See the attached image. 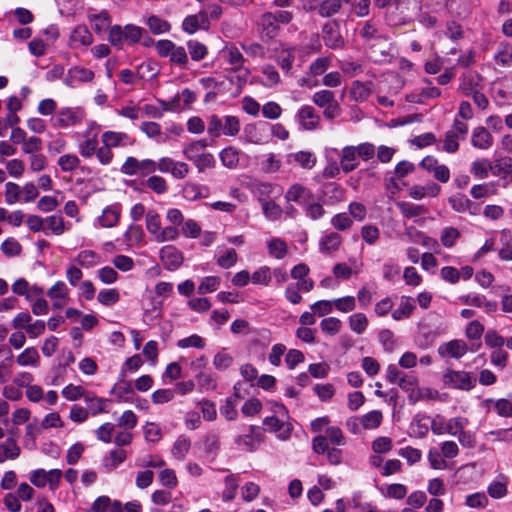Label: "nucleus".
Here are the masks:
<instances>
[{
  "label": "nucleus",
  "mask_w": 512,
  "mask_h": 512,
  "mask_svg": "<svg viewBox=\"0 0 512 512\" xmlns=\"http://www.w3.org/2000/svg\"><path fill=\"white\" fill-rule=\"evenodd\" d=\"M145 30L134 24L121 26L112 25L108 33V41L111 46L122 49L124 46H133L140 42Z\"/></svg>",
  "instance_id": "1"
},
{
  "label": "nucleus",
  "mask_w": 512,
  "mask_h": 512,
  "mask_svg": "<svg viewBox=\"0 0 512 512\" xmlns=\"http://www.w3.org/2000/svg\"><path fill=\"white\" fill-rule=\"evenodd\" d=\"M146 229L151 239L157 243L174 241L179 237V231L174 226H161V217L154 211L149 210L145 216Z\"/></svg>",
  "instance_id": "2"
},
{
  "label": "nucleus",
  "mask_w": 512,
  "mask_h": 512,
  "mask_svg": "<svg viewBox=\"0 0 512 512\" xmlns=\"http://www.w3.org/2000/svg\"><path fill=\"white\" fill-rule=\"evenodd\" d=\"M240 131V121L236 116L227 115L219 118L212 115L209 118L207 132L212 137H219L221 134L234 137Z\"/></svg>",
  "instance_id": "3"
},
{
  "label": "nucleus",
  "mask_w": 512,
  "mask_h": 512,
  "mask_svg": "<svg viewBox=\"0 0 512 512\" xmlns=\"http://www.w3.org/2000/svg\"><path fill=\"white\" fill-rule=\"evenodd\" d=\"M11 325L16 330H24L29 339H36L44 334L46 330V322L41 319L33 320L27 311L16 314L12 319Z\"/></svg>",
  "instance_id": "4"
},
{
  "label": "nucleus",
  "mask_w": 512,
  "mask_h": 512,
  "mask_svg": "<svg viewBox=\"0 0 512 512\" xmlns=\"http://www.w3.org/2000/svg\"><path fill=\"white\" fill-rule=\"evenodd\" d=\"M312 101L315 105L323 109V115L326 119L332 120L341 113V108L334 97V93L329 90H320L313 94Z\"/></svg>",
  "instance_id": "5"
},
{
  "label": "nucleus",
  "mask_w": 512,
  "mask_h": 512,
  "mask_svg": "<svg viewBox=\"0 0 512 512\" xmlns=\"http://www.w3.org/2000/svg\"><path fill=\"white\" fill-rule=\"evenodd\" d=\"M120 171L128 176H148L156 171V161L152 159L138 160L135 157H127Z\"/></svg>",
  "instance_id": "6"
},
{
  "label": "nucleus",
  "mask_w": 512,
  "mask_h": 512,
  "mask_svg": "<svg viewBox=\"0 0 512 512\" xmlns=\"http://www.w3.org/2000/svg\"><path fill=\"white\" fill-rule=\"evenodd\" d=\"M85 111L81 107H65L60 109L52 119L56 128H68L80 124L85 118Z\"/></svg>",
  "instance_id": "7"
},
{
  "label": "nucleus",
  "mask_w": 512,
  "mask_h": 512,
  "mask_svg": "<svg viewBox=\"0 0 512 512\" xmlns=\"http://www.w3.org/2000/svg\"><path fill=\"white\" fill-rule=\"evenodd\" d=\"M443 383L453 389L469 391L476 385V378L465 371L447 370L443 374Z\"/></svg>",
  "instance_id": "8"
},
{
  "label": "nucleus",
  "mask_w": 512,
  "mask_h": 512,
  "mask_svg": "<svg viewBox=\"0 0 512 512\" xmlns=\"http://www.w3.org/2000/svg\"><path fill=\"white\" fill-rule=\"evenodd\" d=\"M418 1L417 0H393V6L395 8L394 13H386V20L392 25H405L410 21V17L408 12L411 10L412 6L416 7Z\"/></svg>",
  "instance_id": "9"
},
{
  "label": "nucleus",
  "mask_w": 512,
  "mask_h": 512,
  "mask_svg": "<svg viewBox=\"0 0 512 512\" xmlns=\"http://www.w3.org/2000/svg\"><path fill=\"white\" fill-rule=\"evenodd\" d=\"M159 256L165 269L170 271L178 269L184 260L182 252L173 245L163 246L159 251Z\"/></svg>",
  "instance_id": "10"
},
{
  "label": "nucleus",
  "mask_w": 512,
  "mask_h": 512,
  "mask_svg": "<svg viewBox=\"0 0 512 512\" xmlns=\"http://www.w3.org/2000/svg\"><path fill=\"white\" fill-rule=\"evenodd\" d=\"M420 165L423 169L432 173L436 180L442 183H446L449 181V168L446 165L439 163V161L434 156H426L425 158L422 159Z\"/></svg>",
  "instance_id": "11"
},
{
  "label": "nucleus",
  "mask_w": 512,
  "mask_h": 512,
  "mask_svg": "<svg viewBox=\"0 0 512 512\" xmlns=\"http://www.w3.org/2000/svg\"><path fill=\"white\" fill-rule=\"evenodd\" d=\"M312 449L317 454L327 455V460L332 465L342 462V451L338 448H329L326 437H315L312 440Z\"/></svg>",
  "instance_id": "12"
},
{
  "label": "nucleus",
  "mask_w": 512,
  "mask_h": 512,
  "mask_svg": "<svg viewBox=\"0 0 512 512\" xmlns=\"http://www.w3.org/2000/svg\"><path fill=\"white\" fill-rule=\"evenodd\" d=\"M289 418L281 417H266L263 421L264 426L270 432L277 433V437L281 440H286L290 437L292 432V426L288 422Z\"/></svg>",
  "instance_id": "13"
},
{
  "label": "nucleus",
  "mask_w": 512,
  "mask_h": 512,
  "mask_svg": "<svg viewBox=\"0 0 512 512\" xmlns=\"http://www.w3.org/2000/svg\"><path fill=\"white\" fill-rule=\"evenodd\" d=\"M121 215V204L113 203L111 205L106 206L102 210V213L97 218V221L102 228H113L119 223Z\"/></svg>",
  "instance_id": "14"
},
{
  "label": "nucleus",
  "mask_w": 512,
  "mask_h": 512,
  "mask_svg": "<svg viewBox=\"0 0 512 512\" xmlns=\"http://www.w3.org/2000/svg\"><path fill=\"white\" fill-rule=\"evenodd\" d=\"M438 354L443 357H451L459 359L463 357L468 351V345L465 341L454 339L445 343H442L438 347Z\"/></svg>",
  "instance_id": "15"
},
{
  "label": "nucleus",
  "mask_w": 512,
  "mask_h": 512,
  "mask_svg": "<svg viewBox=\"0 0 512 512\" xmlns=\"http://www.w3.org/2000/svg\"><path fill=\"white\" fill-rule=\"evenodd\" d=\"M11 289L14 294L25 297L27 301H32L34 296H41L44 293L42 287L30 284L25 278L16 279Z\"/></svg>",
  "instance_id": "16"
},
{
  "label": "nucleus",
  "mask_w": 512,
  "mask_h": 512,
  "mask_svg": "<svg viewBox=\"0 0 512 512\" xmlns=\"http://www.w3.org/2000/svg\"><path fill=\"white\" fill-rule=\"evenodd\" d=\"M297 119L304 130H315L320 124V115L310 105L302 106L297 112Z\"/></svg>",
  "instance_id": "17"
},
{
  "label": "nucleus",
  "mask_w": 512,
  "mask_h": 512,
  "mask_svg": "<svg viewBox=\"0 0 512 512\" xmlns=\"http://www.w3.org/2000/svg\"><path fill=\"white\" fill-rule=\"evenodd\" d=\"M358 33L366 44H370L372 41H387V37L380 32L378 25L372 20L360 23Z\"/></svg>",
  "instance_id": "18"
},
{
  "label": "nucleus",
  "mask_w": 512,
  "mask_h": 512,
  "mask_svg": "<svg viewBox=\"0 0 512 512\" xmlns=\"http://www.w3.org/2000/svg\"><path fill=\"white\" fill-rule=\"evenodd\" d=\"M93 43L92 33L85 25L76 26L69 36V46L72 49L87 47Z\"/></svg>",
  "instance_id": "19"
},
{
  "label": "nucleus",
  "mask_w": 512,
  "mask_h": 512,
  "mask_svg": "<svg viewBox=\"0 0 512 512\" xmlns=\"http://www.w3.org/2000/svg\"><path fill=\"white\" fill-rule=\"evenodd\" d=\"M313 197H315L314 194L308 188L298 183L291 185L285 194L287 201L296 202L302 206L309 204Z\"/></svg>",
  "instance_id": "20"
},
{
  "label": "nucleus",
  "mask_w": 512,
  "mask_h": 512,
  "mask_svg": "<svg viewBox=\"0 0 512 512\" xmlns=\"http://www.w3.org/2000/svg\"><path fill=\"white\" fill-rule=\"evenodd\" d=\"M288 165H298L303 169H312L317 162L315 154L311 151H297L286 155Z\"/></svg>",
  "instance_id": "21"
},
{
  "label": "nucleus",
  "mask_w": 512,
  "mask_h": 512,
  "mask_svg": "<svg viewBox=\"0 0 512 512\" xmlns=\"http://www.w3.org/2000/svg\"><path fill=\"white\" fill-rule=\"evenodd\" d=\"M88 21L92 30L98 35L107 31L109 32L110 27L112 26V18L106 10H101L98 13L89 14Z\"/></svg>",
  "instance_id": "22"
},
{
  "label": "nucleus",
  "mask_w": 512,
  "mask_h": 512,
  "mask_svg": "<svg viewBox=\"0 0 512 512\" xmlns=\"http://www.w3.org/2000/svg\"><path fill=\"white\" fill-rule=\"evenodd\" d=\"M101 141L103 145L109 147L110 149L116 147H124L131 146L134 144V141L130 139L128 134L124 132L117 131H105L102 134Z\"/></svg>",
  "instance_id": "23"
},
{
  "label": "nucleus",
  "mask_w": 512,
  "mask_h": 512,
  "mask_svg": "<svg viewBox=\"0 0 512 512\" xmlns=\"http://www.w3.org/2000/svg\"><path fill=\"white\" fill-rule=\"evenodd\" d=\"M324 44L331 49L341 48L344 40L337 25L326 23L322 29Z\"/></svg>",
  "instance_id": "24"
},
{
  "label": "nucleus",
  "mask_w": 512,
  "mask_h": 512,
  "mask_svg": "<svg viewBox=\"0 0 512 512\" xmlns=\"http://www.w3.org/2000/svg\"><path fill=\"white\" fill-rule=\"evenodd\" d=\"M492 174L494 176L500 177L505 182L503 186H506L508 183L512 182V158H499L492 162ZM511 176V179L508 180V177Z\"/></svg>",
  "instance_id": "25"
},
{
  "label": "nucleus",
  "mask_w": 512,
  "mask_h": 512,
  "mask_svg": "<svg viewBox=\"0 0 512 512\" xmlns=\"http://www.w3.org/2000/svg\"><path fill=\"white\" fill-rule=\"evenodd\" d=\"M357 156L358 153L355 146H345L341 150V153L339 154L340 165L345 173H349L357 168Z\"/></svg>",
  "instance_id": "26"
},
{
  "label": "nucleus",
  "mask_w": 512,
  "mask_h": 512,
  "mask_svg": "<svg viewBox=\"0 0 512 512\" xmlns=\"http://www.w3.org/2000/svg\"><path fill=\"white\" fill-rule=\"evenodd\" d=\"M21 453L20 446L16 443L14 438H7L4 442L0 443V464L8 460H16Z\"/></svg>",
  "instance_id": "27"
},
{
  "label": "nucleus",
  "mask_w": 512,
  "mask_h": 512,
  "mask_svg": "<svg viewBox=\"0 0 512 512\" xmlns=\"http://www.w3.org/2000/svg\"><path fill=\"white\" fill-rule=\"evenodd\" d=\"M471 144L475 148L487 150L493 144V137L486 128L477 127L472 132Z\"/></svg>",
  "instance_id": "28"
},
{
  "label": "nucleus",
  "mask_w": 512,
  "mask_h": 512,
  "mask_svg": "<svg viewBox=\"0 0 512 512\" xmlns=\"http://www.w3.org/2000/svg\"><path fill=\"white\" fill-rule=\"evenodd\" d=\"M342 244V237L337 232L325 234L319 241V250L324 254L337 251Z\"/></svg>",
  "instance_id": "29"
},
{
  "label": "nucleus",
  "mask_w": 512,
  "mask_h": 512,
  "mask_svg": "<svg viewBox=\"0 0 512 512\" xmlns=\"http://www.w3.org/2000/svg\"><path fill=\"white\" fill-rule=\"evenodd\" d=\"M403 217L407 219H415L427 214L428 209L423 205L413 204L407 201H400L396 203Z\"/></svg>",
  "instance_id": "30"
},
{
  "label": "nucleus",
  "mask_w": 512,
  "mask_h": 512,
  "mask_svg": "<svg viewBox=\"0 0 512 512\" xmlns=\"http://www.w3.org/2000/svg\"><path fill=\"white\" fill-rule=\"evenodd\" d=\"M16 363L21 367H38L40 364L39 352L35 347H27L17 355Z\"/></svg>",
  "instance_id": "31"
},
{
  "label": "nucleus",
  "mask_w": 512,
  "mask_h": 512,
  "mask_svg": "<svg viewBox=\"0 0 512 512\" xmlns=\"http://www.w3.org/2000/svg\"><path fill=\"white\" fill-rule=\"evenodd\" d=\"M208 23V17L207 14L204 12H200L198 14L194 15H188L183 23L182 27L185 32L188 34H194L198 29L203 27L205 24Z\"/></svg>",
  "instance_id": "32"
},
{
  "label": "nucleus",
  "mask_w": 512,
  "mask_h": 512,
  "mask_svg": "<svg viewBox=\"0 0 512 512\" xmlns=\"http://www.w3.org/2000/svg\"><path fill=\"white\" fill-rule=\"evenodd\" d=\"M459 89L461 90L463 95L471 96L473 102L478 108L485 110L488 107L489 101L487 97L483 93H481L478 88L468 87L467 83L464 82L460 84Z\"/></svg>",
  "instance_id": "33"
},
{
  "label": "nucleus",
  "mask_w": 512,
  "mask_h": 512,
  "mask_svg": "<svg viewBox=\"0 0 512 512\" xmlns=\"http://www.w3.org/2000/svg\"><path fill=\"white\" fill-rule=\"evenodd\" d=\"M219 157L223 166L228 169H235L240 161V151L235 147L229 146L220 152Z\"/></svg>",
  "instance_id": "34"
},
{
  "label": "nucleus",
  "mask_w": 512,
  "mask_h": 512,
  "mask_svg": "<svg viewBox=\"0 0 512 512\" xmlns=\"http://www.w3.org/2000/svg\"><path fill=\"white\" fill-rule=\"evenodd\" d=\"M492 170V161L487 158L476 159L470 167L471 174L477 179H486Z\"/></svg>",
  "instance_id": "35"
},
{
  "label": "nucleus",
  "mask_w": 512,
  "mask_h": 512,
  "mask_svg": "<svg viewBox=\"0 0 512 512\" xmlns=\"http://www.w3.org/2000/svg\"><path fill=\"white\" fill-rule=\"evenodd\" d=\"M415 309L414 299L411 297L403 296L397 309L392 312L394 320H402L409 318Z\"/></svg>",
  "instance_id": "36"
},
{
  "label": "nucleus",
  "mask_w": 512,
  "mask_h": 512,
  "mask_svg": "<svg viewBox=\"0 0 512 512\" xmlns=\"http://www.w3.org/2000/svg\"><path fill=\"white\" fill-rule=\"evenodd\" d=\"M206 140H196L183 148V155L191 162L196 161L203 153L206 152Z\"/></svg>",
  "instance_id": "37"
},
{
  "label": "nucleus",
  "mask_w": 512,
  "mask_h": 512,
  "mask_svg": "<svg viewBox=\"0 0 512 512\" xmlns=\"http://www.w3.org/2000/svg\"><path fill=\"white\" fill-rule=\"evenodd\" d=\"M268 253L278 260L283 259L288 253V247L281 238H272L267 242Z\"/></svg>",
  "instance_id": "38"
},
{
  "label": "nucleus",
  "mask_w": 512,
  "mask_h": 512,
  "mask_svg": "<svg viewBox=\"0 0 512 512\" xmlns=\"http://www.w3.org/2000/svg\"><path fill=\"white\" fill-rule=\"evenodd\" d=\"M483 405L487 409H489L490 406L493 405L498 415L501 417L512 416V403L507 399L502 398L497 401H494L493 399H486L483 401Z\"/></svg>",
  "instance_id": "39"
},
{
  "label": "nucleus",
  "mask_w": 512,
  "mask_h": 512,
  "mask_svg": "<svg viewBox=\"0 0 512 512\" xmlns=\"http://www.w3.org/2000/svg\"><path fill=\"white\" fill-rule=\"evenodd\" d=\"M145 23L149 30L156 35L169 32L171 29L170 23L157 15H150L147 17Z\"/></svg>",
  "instance_id": "40"
},
{
  "label": "nucleus",
  "mask_w": 512,
  "mask_h": 512,
  "mask_svg": "<svg viewBox=\"0 0 512 512\" xmlns=\"http://www.w3.org/2000/svg\"><path fill=\"white\" fill-rule=\"evenodd\" d=\"M191 447V441L186 436H179L173 444L172 455L177 460H184Z\"/></svg>",
  "instance_id": "41"
},
{
  "label": "nucleus",
  "mask_w": 512,
  "mask_h": 512,
  "mask_svg": "<svg viewBox=\"0 0 512 512\" xmlns=\"http://www.w3.org/2000/svg\"><path fill=\"white\" fill-rule=\"evenodd\" d=\"M294 60L295 48H282L277 52V63L286 72H290Z\"/></svg>",
  "instance_id": "42"
},
{
  "label": "nucleus",
  "mask_w": 512,
  "mask_h": 512,
  "mask_svg": "<svg viewBox=\"0 0 512 512\" xmlns=\"http://www.w3.org/2000/svg\"><path fill=\"white\" fill-rule=\"evenodd\" d=\"M371 89L367 83L354 81L350 88V96L356 102L365 101L370 95Z\"/></svg>",
  "instance_id": "43"
},
{
  "label": "nucleus",
  "mask_w": 512,
  "mask_h": 512,
  "mask_svg": "<svg viewBox=\"0 0 512 512\" xmlns=\"http://www.w3.org/2000/svg\"><path fill=\"white\" fill-rule=\"evenodd\" d=\"M361 417L362 427L366 430L378 428L383 420V414L379 410L370 411Z\"/></svg>",
  "instance_id": "44"
},
{
  "label": "nucleus",
  "mask_w": 512,
  "mask_h": 512,
  "mask_svg": "<svg viewBox=\"0 0 512 512\" xmlns=\"http://www.w3.org/2000/svg\"><path fill=\"white\" fill-rule=\"evenodd\" d=\"M75 262L82 267L91 268L100 262L99 255L92 250H83L78 253Z\"/></svg>",
  "instance_id": "45"
},
{
  "label": "nucleus",
  "mask_w": 512,
  "mask_h": 512,
  "mask_svg": "<svg viewBox=\"0 0 512 512\" xmlns=\"http://www.w3.org/2000/svg\"><path fill=\"white\" fill-rule=\"evenodd\" d=\"M342 9V5L338 0H323L319 4L318 15L323 18H330L338 14Z\"/></svg>",
  "instance_id": "46"
},
{
  "label": "nucleus",
  "mask_w": 512,
  "mask_h": 512,
  "mask_svg": "<svg viewBox=\"0 0 512 512\" xmlns=\"http://www.w3.org/2000/svg\"><path fill=\"white\" fill-rule=\"evenodd\" d=\"M98 149L97 134L87 137L78 144V150L83 158L92 157Z\"/></svg>",
  "instance_id": "47"
},
{
  "label": "nucleus",
  "mask_w": 512,
  "mask_h": 512,
  "mask_svg": "<svg viewBox=\"0 0 512 512\" xmlns=\"http://www.w3.org/2000/svg\"><path fill=\"white\" fill-rule=\"evenodd\" d=\"M468 424V418L462 416L446 419L445 434L456 436L457 433H459L462 430V428H466Z\"/></svg>",
  "instance_id": "48"
},
{
  "label": "nucleus",
  "mask_w": 512,
  "mask_h": 512,
  "mask_svg": "<svg viewBox=\"0 0 512 512\" xmlns=\"http://www.w3.org/2000/svg\"><path fill=\"white\" fill-rule=\"evenodd\" d=\"M57 164L63 172H71L80 165V159L76 154L68 153L60 156Z\"/></svg>",
  "instance_id": "49"
},
{
  "label": "nucleus",
  "mask_w": 512,
  "mask_h": 512,
  "mask_svg": "<svg viewBox=\"0 0 512 512\" xmlns=\"http://www.w3.org/2000/svg\"><path fill=\"white\" fill-rule=\"evenodd\" d=\"M21 186L14 182H7L5 184V202L9 205L16 202H22Z\"/></svg>",
  "instance_id": "50"
},
{
  "label": "nucleus",
  "mask_w": 512,
  "mask_h": 512,
  "mask_svg": "<svg viewBox=\"0 0 512 512\" xmlns=\"http://www.w3.org/2000/svg\"><path fill=\"white\" fill-rule=\"evenodd\" d=\"M68 73L73 81L82 83L91 82L95 76L92 70L80 66L72 67Z\"/></svg>",
  "instance_id": "51"
},
{
  "label": "nucleus",
  "mask_w": 512,
  "mask_h": 512,
  "mask_svg": "<svg viewBox=\"0 0 512 512\" xmlns=\"http://www.w3.org/2000/svg\"><path fill=\"white\" fill-rule=\"evenodd\" d=\"M225 57L227 62L232 66L233 70L244 66V57L235 46L226 47Z\"/></svg>",
  "instance_id": "52"
},
{
  "label": "nucleus",
  "mask_w": 512,
  "mask_h": 512,
  "mask_svg": "<svg viewBox=\"0 0 512 512\" xmlns=\"http://www.w3.org/2000/svg\"><path fill=\"white\" fill-rule=\"evenodd\" d=\"M281 168V160L274 153H268L263 156L261 169L265 173H276Z\"/></svg>",
  "instance_id": "53"
},
{
  "label": "nucleus",
  "mask_w": 512,
  "mask_h": 512,
  "mask_svg": "<svg viewBox=\"0 0 512 512\" xmlns=\"http://www.w3.org/2000/svg\"><path fill=\"white\" fill-rule=\"evenodd\" d=\"M260 25L262 26L263 31L269 38H272L276 35L277 30L279 28L274 15L271 12L264 13L261 16Z\"/></svg>",
  "instance_id": "54"
},
{
  "label": "nucleus",
  "mask_w": 512,
  "mask_h": 512,
  "mask_svg": "<svg viewBox=\"0 0 512 512\" xmlns=\"http://www.w3.org/2000/svg\"><path fill=\"white\" fill-rule=\"evenodd\" d=\"M263 80L262 84L265 87L272 88L279 84L280 75L272 65H265L262 69Z\"/></svg>",
  "instance_id": "55"
},
{
  "label": "nucleus",
  "mask_w": 512,
  "mask_h": 512,
  "mask_svg": "<svg viewBox=\"0 0 512 512\" xmlns=\"http://www.w3.org/2000/svg\"><path fill=\"white\" fill-rule=\"evenodd\" d=\"M368 326V319L363 313H355L349 317V327L356 334L364 333Z\"/></svg>",
  "instance_id": "56"
},
{
  "label": "nucleus",
  "mask_w": 512,
  "mask_h": 512,
  "mask_svg": "<svg viewBox=\"0 0 512 512\" xmlns=\"http://www.w3.org/2000/svg\"><path fill=\"white\" fill-rule=\"evenodd\" d=\"M239 398L238 394L235 393L234 397H229L226 399L225 404L220 408V413L227 420L232 421L237 418V399Z\"/></svg>",
  "instance_id": "57"
},
{
  "label": "nucleus",
  "mask_w": 512,
  "mask_h": 512,
  "mask_svg": "<svg viewBox=\"0 0 512 512\" xmlns=\"http://www.w3.org/2000/svg\"><path fill=\"white\" fill-rule=\"evenodd\" d=\"M317 437H326L327 444L329 443L333 445H344L345 444V438L343 436V433L339 427L331 426L326 427L325 434L324 435H318Z\"/></svg>",
  "instance_id": "58"
},
{
  "label": "nucleus",
  "mask_w": 512,
  "mask_h": 512,
  "mask_svg": "<svg viewBox=\"0 0 512 512\" xmlns=\"http://www.w3.org/2000/svg\"><path fill=\"white\" fill-rule=\"evenodd\" d=\"M127 457L126 451L122 449L112 450L108 457L104 460V466L108 470L117 468L121 463L125 461Z\"/></svg>",
  "instance_id": "59"
},
{
  "label": "nucleus",
  "mask_w": 512,
  "mask_h": 512,
  "mask_svg": "<svg viewBox=\"0 0 512 512\" xmlns=\"http://www.w3.org/2000/svg\"><path fill=\"white\" fill-rule=\"evenodd\" d=\"M382 493L385 497L401 500L407 495V487L401 483H393L387 485Z\"/></svg>",
  "instance_id": "60"
},
{
  "label": "nucleus",
  "mask_w": 512,
  "mask_h": 512,
  "mask_svg": "<svg viewBox=\"0 0 512 512\" xmlns=\"http://www.w3.org/2000/svg\"><path fill=\"white\" fill-rule=\"evenodd\" d=\"M460 237V232L454 227H445L440 235V241L446 248H451L455 245Z\"/></svg>",
  "instance_id": "61"
},
{
  "label": "nucleus",
  "mask_w": 512,
  "mask_h": 512,
  "mask_svg": "<svg viewBox=\"0 0 512 512\" xmlns=\"http://www.w3.org/2000/svg\"><path fill=\"white\" fill-rule=\"evenodd\" d=\"M97 299L104 306H112L120 300V294L117 289H104L98 293Z\"/></svg>",
  "instance_id": "62"
},
{
  "label": "nucleus",
  "mask_w": 512,
  "mask_h": 512,
  "mask_svg": "<svg viewBox=\"0 0 512 512\" xmlns=\"http://www.w3.org/2000/svg\"><path fill=\"white\" fill-rule=\"evenodd\" d=\"M62 396L68 401H76L87 395L85 389L80 385L69 384L62 389Z\"/></svg>",
  "instance_id": "63"
},
{
  "label": "nucleus",
  "mask_w": 512,
  "mask_h": 512,
  "mask_svg": "<svg viewBox=\"0 0 512 512\" xmlns=\"http://www.w3.org/2000/svg\"><path fill=\"white\" fill-rule=\"evenodd\" d=\"M196 379L201 392L213 391L217 387L216 379L211 374L200 372Z\"/></svg>",
  "instance_id": "64"
}]
</instances>
